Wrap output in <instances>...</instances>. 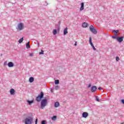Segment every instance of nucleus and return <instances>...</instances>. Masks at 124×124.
<instances>
[{
  "label": "nucleus",
  "mask_w": 124,
  "mask_h": 124,
  "mask_svg": "<svg viewBox=\"0 0 124 124\" xmlns=\"http://www.w3.org/2000/svg\"><path fill=\"white\" fill-rule=\"evenodd\" d=\"M43 96H44V93H43V92H41L40 93V94L38 95V96L36 98V101L38 102L41 101V99H42Z\"/></svg>",
  "instance_id": "nucleus-1"
},
{
  "label": "nucleus",
  "mask_w": 124,
  "mask_h": 124,
  "mask_svg": "<svg viewBox=\"0 0 124 124\" xmlns=\"http://www.w3.org/2000/svg\"><path fill=\"white\" fill-rule=\"evenodd\" d=\"M41 108L44 109V107H45V106L47 105V100L46 99L42 100L41 103Z\"/></svg>",
  "instance_id": "nucleus-2"
},
{
  "label": "nucleus",
  "mask_w": 124,
  "mask_h": 124,
  "mask_svg": "<svg viewBox=\"0 0 124 124\" xmlns=\"http://www.w3.org/2000/svg\"><path fill=\"white\" fill-rule=\"evenodd\" d=\"M32 122V118L31 117L26 118L25 120V124H31Z\"/></svg>",
  "instance_id": "nucleus-3"
},
{
  "label": "nucleus",
  "mask_w": 124,
  "mask_h": 124,
  "mask_svg": "<svg viewBox=\"0 0 124 124\" xmlns=\"http://www.w3.org/2000/svg\"><path fill=\"white\" fill-rule=\"evenodd\" d=\"M24 24L22 23H20L17 25V31H22V30H24Z\"/></svg>",
  "instance_id": "nucleus-4"
},
{
  "label": "nucleus",
  "mask_w": 124,
  "mask_h": 124,
  "mask_svg": "<svg viewBox=\"0 0 124 124\" xmlns=\"http://www.w3.org/2000/svg\"><path fill=\"white\" fill-rule=\"evenodd\" d=\"M89 29L91 31L93 32V33H94V34H96V33H97V31H96V30L93 28V25H91L89 27Z\"/></svg>",
  "instance_id": "nucleus-5"
},
{
  "label": "nucleus",
  "mask_w": 124,
  "mask_h": 124,
  "mask_svg": "<svg viewBox=\"0 0 124 124\" xmlns=\"http://www.w3.org/2000/svg\"><path fill=\"white\" fill-rule=\"evenodd\" d=\"M97 88H96V86H92V87L91 88V92L92 93H94V92H95L96 91V89Z\"/></svg>",
  "instance_id": "nucleus-6"
},
{
  "label": "nucleus",
  "mask_w": 124,
  "mask_h": 124,
  "mask_svg": "<svg viewBox=\"0 0 124 124\" xmlns=\"http://www.w3.org/2000/svg\"><path fill=\"white\" fill-rule=\"evenodd\" d=\"M117 41L119 42H123V40H124V37H117Z\"/></svg>",
  "instance_id": "nucleus-7"
},
{
  "label": "nucleus",
  "mask_w": 124,
  "mask_h": 124,
  "mask_svg": "<svg viewBox=\"0 0 124 124\" xmlns=\"http://www.w3.org/2000/svg\"><path fill=\"white\" fill-rule=\"evenodd\" d=\"M88 116H89V113H88V112H84L83 113H82V117L83 118H87V117H88Z\"/></svg>",
  "instance_id": "nucleus-8"
},
{
  "label": "nucleus",
  "mask_w": 124,
  "mask_h": 124,
  "mask_svg": "<svg viewBox=\"0 0 124 124\" xmlns=\"http://www.w3.org/2000/svg\"><path fill=\"white\" fill-rule=\"evenodd\" d=\"M8 66L9 67H13V66H14V64L12 62H9L8 63Z\"/></svg>",
  "instance_id": "nucleus-9"
},
{
  "label": "nucleus",
  "mask_w": 124,
  "mask_h": 124,
  "mask_svg": "<svg viewBox=\"0 0 124 124\" xmlns=\"http://www.w3.org/2000/svg\"><path fill=\"white\" fill-rule=\"evenodd\" d=\"M60 106V103L59 102H56L54 104V107L55 108H57V107H59Z\"/></svg>",
  "instance_id": "nucleus-10"
},
{
  "label": "nucleus",
  "mask_w": 124,
  "mask_h": 124,
  "mask_svg": "<svg viewBox=\"0 0 124 124\" xmlns=\"http://www.w3.org/2000/svg\"><path fill=\"white\" fill-rule=\"evenodd\" d=\"M10 93L11 94L13 95L15 93V90L13 89H11L10 91Z\"/></svg>",
  "instance_id": "nucleus-11"
},
{
  "label": "nucleus",
  "mask_w": 124,
  "mask_h": 124,
  "mask_svg": "<svg viewBox=\"0 0 124 124\" xmlns=\"http://www.w3.org/2000/svg\"><path fill=\"white\" fill-rule=\"evenodd\" d=\"M64 35H65L67 33H68V31H67V27H66L63 31Z\"/></svg>",
  "instance_id": "nucleus-12"
},
{
  "label": "nucleus",
  "mask_w": 124,
  "mask_h": 124,
  "mask_svg": "<svg viewBox=\"0 0 124 124\" xmlns=\"http://www.w3.org/2000/svg\"><path fill=\"white\" fill-rule=\"evenodd\" d=\"M33 81H34V78L33 77H31L29 78V82L30 83H32V82H33Z\"/></svg>",
  "instance_id": "nucleus-13"
},
{
  "label": "nucleus",
  "mask_w": 124,
  "mask_h": 124,
  "mask_svg": "<svg viewBox=\"0 0 124 124\" xmlns=\"http://www.w3.org/2000/svg\"><path fill=\"white\" fill-rule=\"evenodd\" d=\"M87 27H88V24L86 22H84L82 24V27L83 28H87Z\"/></svg>",
  "instance_id": "nucleus-14"
},
{
  "label": "nucleus",
  "mask_w": 124,
  "mask_h": 124,
  "mask_svg": "<svg viewBox=\"0 0 124 124\" xmlns=\"http://www.w3.org/2000/svg\"><path fill=\"white\" fill-rule=\"evenodd\" d=\"M80 11H82V10H84V3H81V6L80 8Z\"/></svg>",
  "instance_id": "nucleus-15"
},
{
  "label": "nucleus",
  "mask_w": 124,
  "mask_h": 124,
  "mask_svg": "<svg viewBox=\"0 0 124 124\" xmlns=\"http://www.w3.org/2000/svg\"><path fill=\"white\" fill-rule=\"evenodd\" d=\"M89 42H90V45L92 46V47H93V42H92V37H90L89 38Z\"/></svg>",
  "instance_id": "nucleus-16"
},
{
  "label": "nucleus",
  "mask_w": 124,
  "mask_h": 124,
  "mask_svg": "<svg viewBox=\"0 0 124 124\" xmlns=\"http://www.w3.org/2000/svg\"><path fill=\"white\" fill-rule=\"evenodd\" d=\"M26 48L29 49V48H31V46H30V42H28L26 44Z\"/></svg>",
  "instance_id": "nucleus-17"
},
{
  "label": "nucleus",
  "mask_w": 124,
  "mask_h": 124,
  "mask_svg": "<svg viewBox=\"0 0 124 124\" xmlns=\"http://www.w3.org/2000/svg\"><path fill=\"white\" fill-rule=\"evenodd\" d=\"M57 30L56 29H54L53 31V33L54 34V35H56V34H57Z\"/></svg>",
  "instance_id": "nucleus-18"
},
{
  "label": "nucleus",
  "mask_w": 124,
  "mask_h": 124,
  "mask_svg": "<svg viewBox=\"0 0 124 124\" xmlns=\"http://www.w3.org/2000/svg\"><path fill=\"white\" fill-rule=\"evenodd\" d=\"M23 40H24V38L23 37L21 38L18 41L19 43H22V42H23Z\"/></svg>",
  "instance_id": "nucleus-19"
},
{
  "label": "nucleus",
  "mask_w": 124,
  "mask_h": 124,
  "mask_svg": "<svg viewBox=\"0 0 124 124\" xmlns=\"http://www.w3.org/2000/svg\"><path fill=\"white\" fill-rule=\"evenodd\" d=\"M28 103H29V105H31L32 103L33 102V101H29L27 100Z\"/></svg>",
  "instance_id": "nucleus-20"
},
{
  "label": "nucleus",
  "mask_w": 124,
  "mask_h": 124,
  "mask_svg": "<svg viewBox=\"0 0 124 124\" xmlns=\"http://www.w3.org/2000/svg\"><path fill=\"white\" fill-rule=\"evenodd\" d=\"M56 119H57V116H53L51 118V120H52V121H56Z\"/></svg>",
  "instance_id": "nucleus-21"
},
{
  "label": "nucleus",
  "mask_w": 124,
  "mask_h": 124,
  "mask_svg": "<svg viewBox=\"0 0 124 124\" xmlns=\"http://www.w3.org/2000/svg\"><path fill=\"white\" fill-rule=\"evenodd\" d=\"M55 83L56 85H57L58 84H60V80H59L58 79L55 80Z\"/></svg>",
  "instance_id": "nucleus-22"
},
{
  "label": "nucleus",
  "mask_w": 124,
  "mask_h": 124,
  "mask_svg": "<svg viewBox=\"0 0 124 124\" xmlns=\"http://www.w3.org/2000/svg\"><path fill=\"white\" fill-rule=\"evenodd\" d=\"M119 30H114L113 31V32H115L116 34H117V32H119Z\"/></svg>",
  "instance_id": "nucleus-23"
},
{
  "label": "nucleus",
  "mask_w": 124,
  "mask_h": 124,
  "mask_svg": "<svg viewBox=\"0 0 124 124\" xmlns=\"http://www.w3.org/2000/svg\"><path fill=\"white\" fill-rule=\"evenodd\" d=\"M112 38H114V39H116L117 40L118 37H117V36L115 35V36H113Z\"/></svg>",
  "instance_id": "nucleus-24"
},
{
  "label": "nucleus",
  "mask_w": 124,
  "mask_h": 124,
  "mask_svg": "<svg viewBox=\"0 0 124 124\" xmlns=\"http://www.w3.org/2000/svg\"><path fill=\"white\" fill-rule=\"evenodd\" d=\"M43 54H44V51L43 50H41V52H39V54L40 55H43Z\"/></svg>",
  "instance_id": "nucleus-25"
},
{
  "label": "nucleus",
  "mask_w": 124,
  "mask_h": 124,
  "mask_svg": "<svg viewBox=\"0 0 124 124\" xmlns=\"http://www.w3.org/2000/svg\"><path fill=\"white\" fill-rule=\"evenodd\" d=\"M42 124H46V121L44 120L42 121Z\"/></svg>",
  "instance_id": "nucleus-26"
},
{
  "label": "nucleus",
  "mask_w": 124,
  "mask_h": 124,
  "mask_svg": "<svg viewBox=\"0 0 124 124\" xmlns=\"http://www.w3.org/2000/svg\"><path fill=\"white\" fill-rule=\"evenodd\" d=\"M116 60L117 62H119V61H120V58H119V57H116Z\"/></svg>",
  "instance_id": "nucleus-27"
},
{
  "label": "nucleus",
  "mask_w": 124,
  "mask_h": 124,
  "mask_svg": "<svg viewBox=\"0 0 124 124\" xmlns=\"http://www.w3.org/2000/svg\"><path fill=\"white\" fill-rule=\"evenodd\" d=\"M60 89V87L59 86H55V90H59Z\"/></svg>",
  "instance_id": "nucleus-28"
},
{
  "label": "nucleus",
  "mask_w": 124,
  "mask_h": 124,
  "mask_svg": "<svg viewBox=\"0 0 124 124\" xmlns=\"http://www.w3.org/2000/svg\"><path fill=\"white\" fill-rule=\"evenodd\" d=\"M92 47L93 48V49L94 51H95V50H96V48H95V47H94V46H93Z\"/></svg>",
  "instance_id": "nucleus-29"
},
{
  "label": "nucleus",
  "mask_w": 124,
  "mask_h": 124,
  "mask_svg": "<svg viewBox=\"0 0 124 124\" xmlns=\"http://www.w3.org/2000/svg\"><path fill=\"white\" fill-rule=\"evenodd\" d=\"M96 100L97 101H98V102H99V98L96 97Z\"/></svg>",
  "instance_id": "nucleus-30"
},
{
  "label": "nucleus",
  "mask_w": 124,
  "mask_h": 124,
  "mask_svg": "<svg viewBox=\"0 0 124 124\" xmlns=\"http://www.w3.org/2000/svg\"><path fill=\"white\" fill-rule=\"evenodd\" d=\"M121 102H122L123 104H124V100H122Z\"/></svg>",
  "instance_id": "nucleus-31"
},
{
  "label": "nucleus",
  "mask_w": 124,
  "mask_h": 124,
  "mask_svg": "<svg viewBox=\"0 0 124 124\" xmlns=\"http://www.w3.org/2000/svg\"><path fill=\"white\" fill-rule=\"evenodd\" d=\"M32 56H33V53H31L30 54V56L32 57Z\"/></svg>",
  "instance_id": "nucleus-32"
},
{
  "label": "nucleus",
  "mask_w": 124,
  "mask_h": 124,
  "mask_svg": "<svg viewBox=\"0 0 124 124\" xmlns=\"http://www.w3.org/2000/svg\"><path fill=\"white\" fill-rule=\"evenodd\" d=\"M91 86H92V85L91 84H89V85L88 86V88H91Z\"/></svg>",
  "instance_id": "nucleus-33"
},
{
  "label": "nucleus",
  "mask_w": 124,
  "mask_h": 124,
  "mask_svg": "<svg viewBox=\"0 0 124 124\" xmlns=\"http://www.w3.org/2000/svg\"><path fill=\"white\" fill-rule=\"evenodd\" d=\"M75 46H77V42H76L75 44Z\"/></svg>",
  "instance_id": "nucleus-34"
},
{
  "label": "nucleus",
  "mask_w": 124,
  "mask_h": 124,
  "mask_svg": "<svg viewBox=\"0 0 124 124\" xmlns=\"http://www.w3.org/2000/svg\"><path fill=\"white\" fill-rule=\"evenodd\" d=\"M35 124H37V119H36V121H35Z\"/></svg>",
  "instance_id": "nucleus-35"
},
{
  "label": "nucleus",
  "mask_w": 124,
  "mask_h": 124,
  "mask_svg": "<svg viewBox=\"0 0 124 124\" xmlns=\"http://www.w3.org/2000/svg\"><path fill=\"white\" fill-rule=\"evenodd\" d=\"M98 90H99L100 91L101 90V87H99L98 88Z\"/></svg>",
  "instance_id": "nucleus-36"
}]
</instances>
